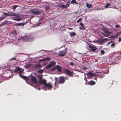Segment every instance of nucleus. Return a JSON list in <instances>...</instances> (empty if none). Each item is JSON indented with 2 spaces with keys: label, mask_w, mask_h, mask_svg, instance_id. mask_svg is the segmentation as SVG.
I'll list each match as a JSON object with an SVG mask.
<instances>
[{
  "label": "nucleus",
  "mask_w": 121,
  "mask_h": 121,
  "mask_svg": "<svg viewBox=\"0 0 121 121\" xmlns=\"http://www.w3.org/2000/svg\"><path fill=\"white\" fill-rule=\"evenodd\" d=\"M20 76L26 80L29 81V79L28 77H26L24 76L20 75Z\"/></svg>",
  "instance_id": "nucleus-16"
},
{
  "label": "nucleus",
  "mask_w": 121,
  "mask_h": 121,
  "mask_svg": "<svg viewBox=\"0 0 121 121\" xmlns=\"http://www.w3.org/2000/svg\"><path fill=\"white\" fill-rule=\"evenodd\" d=\"M66 53V52L65 50L61 51L60 52L59 54V56H64Z\"/></svg>",
  "instance_id": "nucleus-11"
},
{
  "label": "nucleus",
  "mask_w": 121,
  "mask_h": 121,
  "mask_svg": "<svg viewBox=\"0 0 121 121\" xmlns=\"http://www.w3.org/2000/svg\"><path fill=\"white\" fill-rule=\"evenodd\" d=\"M88 84L91 85H93L95 84V83L93 80H91L90 82H89Z\"/></svg>",
  "instance_id": "nucleus-18"
},
{
  "label": "nucleus",
  "mask_w": 121,
  "mask_h": 121,
  "mask_svg": "<svg viewBox=\"0 0 121 121\" xmlns=\"http://www.w3.org/2000/svg\"><path fill=\"white\" fill-rule=\"evenodd\" d=\"M56 69L55 67H54L53 68L51 69V70L52 71H53L54 70Z\"/></svg>",
  "instance_id": "nucleus-40"
},
{
  "label": "nucleus",
  "mask_w": 121,
  "mask_h": 121,
  "mask_svg": "<svg viewBox=\"0 0 121 121\" xmlns=\"http://www.w3.org/2000/svg\"><path fill=\"white\" fill-rule=\"evenodd\" d=\"M92 5L90 4H89L88 3H86V6L88 8H91V7Z\"/></svg>",
  "instance_id": "nucleus-24"
},
{
  "label": "nucleus",
  "mask_w": 121,
  "mask_h": 121,
  "mask_svg": "<svg viewBox=\"0 0 121 121\" xmlns=\"http://www.w3.org/2000/svg\"><path fill=\"white\" fill-rule=\"evenodd\" d=\"M68 6H69V4H67V6L65 5L62 4V5H61L60 6L62 8L64 9V8H67Z\"/></svg>",
  "instance_id": "nucleus-22"
},
{
  "label": "nucleus",
  "mask_w": 121,
  "mask_h": 121,
  "mask_svg": "<svg viewBox=\"0 0 121 121\" xmlns=\"http://www.w3.org/2000/svg\"><path fill=\"white\" fill-rule=\"evenodd\" d=\"M5 18V17H0V21L1 20H3Z\"/></svg>",
  "instance_id": "nucleus-34"
},
{
  "label": "nucleus",
  "mask_w": 121,
  "mask_h": 121,
  "mask_svg": "<svg viewBox=\"0 0 121 121\" xmlns=\"http://www.w3.org/2000/svg\"><path fill=\"white\" fill-rule=\"evenodd\" d=\"M45 86L50 88H52V85L50 83H46L44 85Z\"/></svg>",
  "instance_id": "nucleus-17"
},
{
  "label": "nucleus",
  "mask_w": 121,
  "mask_h": 121,
  "mask_svg": "<svg viewBox=\"0 0 121 121\" xmlns=\"http://www.w3.org/2000/svg\"><path fill=\"white\" fill-rule=\"evenodd\" d=\"M119 41L120 42L121 41V37L119 38Z\"/></svg>",
  "instance_id": "nucleus-49"
},
{
  "label": "nucleus",
  "mask_w": 121,
  "mask_h": 121,
  "mask_svg": "<svg viewBox=\"0 0 121 121\" xmlns=\"http://www.w3.org/2000/svg\"><path fill=\"white\" fill-rule=\"evenodd\" d=\"M110 6V4L108 3H107L106 5L105 6V8H109V7Z\"/></svg>",
  "instance_id": "nucleus-27"
},
{
  "label": "nucleus",
  "mask_w": 121,
  "mask_h": 121,
  "mask_svg": "<svg viewBox=\"0 0 121 121\" xmlns=\"http://www.w3.org/2000/svg\"><path fill=\"white\" fill-rule=\"evenodd\" d=\"M43 70L42 69H40L39 70L38 72L40 73H43Z\"/></svg>",
  "instance_id": "nucleus-32"
},
{
  "label": "nucleus",
  "mask_w": 121,
  "mask_h": 121,
  "mask_svg": "<svg viewBox=\"0 0 121 121\" xmlns=\"http://www.w3.org/2000/svg\"><path fill=\"white\" fill-rule=\"evenodd\" d=\"M115 27L116 28H117L120 27V26L119 25H116L115 26Z\"/></svg>",
  "instance_id": "nucleus-42"
},
{
  "label": "nucleus",
  "mask_w": 121,
  "mask_h": 121,
  "mask_svg": "<svg viewBox=\"0 0 121 121\" xmlns=\"http://www.w3.org/2000/svg\"><path fill=\"white\" fill-rule=\"evenodd\" d=\"M15 24L16 25L18 26H23L24 25V23H15Z\"/></svg>",
  "instance_id": "nucleus-26"
},
{
  "label": "nucleus",
  "mask_w": 121,
  "mask_h": 121,
  "mask_svg": "<svg viewBox=\"0 0 121 121\" xmlns=\"http://www.w3.org/2000/svg\"><path fill=\"white\" fill-rule=\"evenodd\" d=\"M115 43H113L111 44V46L112 47L114 46L115 45Z\"/></svg>",
  "instance_id": "nucleus-43"
},
{
  "label": "nucleus",
  "mask_w": 121,
  "mask_h": 121,
  "mask_svg": "<svg viewBox=\"0 0 121 121\" xmlns=\"http://www.w3.org/2000/svg\"><path fill=\"white\" fill-rule=\"evenodd\" d=\"M76 0H72L71 1V4H75V3L76 2Z\"/></svg>",
  "instance_id": "nucleus-31"
},
{
  "label": "nucleus",
  "mask_w": 121,
  "mask_h": 121,
  "mask_svg": "<svg viewBox=\"0 0 121 121\" xmlns=\"http://www.w3.org/2000/svg\"><path fill=\"white\" fill-rule=\"evenodd\" d=\"M30 11L34 14L40 15L41 13V11L37 9H34L30 10Z\"/></svg>",
  "instance_id": "nucleus-2"
},
{
  "label": "nucleus",
  "mask_w": 121,
  "mask_h": 121,
  "mask_svg": "<svg viewBox=\"0 0 121 121\" xmlns=\"http://www.w3.org/2000/svg\"><path fill=\"white\" fill-rule=\"evenodd\" d=\"M30 65L29 64H28L26 66H25V67H26V68H27L28 67H30Z\"/></svg>",
  "instance_id": "nucleus-37"
},
{
  "label": "nucleus",
  "mask_w": 121,
  "mask_h": 121,
  "mask_svg": "<svg viewBox=\"0 0 121 121\" xmlns=\"http://www.w3.org/2000/svg\"><path fill=\"white\" fill-rule=\"evenodd\" d=\"M59 80L57 83L58 84H63L65 82V78L63 76H61L59 77Z\"/></svg>",
  "instance_id": "nucleus-3"
},
{
  "label": "nucleus",
  "mask_w": 121,
  "mask_h": 121,
  "mask_svg": "<svg viewBox=\"0 0 121 121\" xmlns=\"http://www.w3.org/2000/svg\"><path fill=\"white\" fill-rule=\"evenodd\" d=\"M75 4H78V2H76H76L75 3Z\"/></svg>",
  "instance_id": "nucleus-54"
},
{
  "label": "nucleus",
  "mask_w": 121,
  "mask_h": 121,
  "mask_svg": "<svg viewBox=\"0 0 121 121\" xmlns=\"http://www.w3.org/2000/svg\"><path fill=\"white\" fill-rule=\"evenodd\" d=\"M12 34H13L15 36H16L17 35V32L16 30H14L12 32Z\"/></svg>",
  "instance_id": "nucleus-25"
},
{
  "label": "nucleus",
  "mask_w": 121,
  "mask_h": 121,
  "mask_svg": "<svg viewBox=\"0 0 121 121\" xmlns=\"http://www.w3.org/2000/svg\"><path fill=\"white\" fill-rule=\"evenodd\" d=\"M115 37V36H111V37H110L109 38H114Z\"/></svg>",
  "instance_id": "nucleus-50"
},
{
  "label": "nucleus",
  "mask_w": 121,
  "mask_h": 121,
  "mask_svg": "<svg viewBox=\"0 0 121 121\" xmlns=\"http://www.w3.org/2000/svg\"><path fill=\"white\" fill-rule=\"evenodd\" d=\"M8 22L7 21H5V24H5V25H7L8 24H11L12 23H11V22L9 23H7V22Z\"/></svg>",
  "instance_id": "nucleus-39"
},
{
  "label": "nucleus",
  "mask_w": 121,
  "mask_h": 121,
  "mask_svg": "<svg viewBox=\"0 0 121 121\" xmlns=\"http://www.w3.org/2000/svg\"><path fill=\"white\" fill-rule=\"evenodd\" d=\"M38 78L39 79V82L40 83H42L45 85L46 83V81L44 79H43V77L41 75L38 76Z\"/></svg>",
  "instance_id": "nucleus-1"
},
{
  "label": "nucleus",
  "mask_w": 121,
  "mask_h": 121,
  "mask_svg": "<svg viewBox=\"0 0 121 121\" xmlns=\"http://www.w3.org/2000/svg\"><path fill=\"white\" fill-rule=\"evenodd\" d=\"M5 24H5V22H3V23H2L0 24V26H3L4 25H5Z\"/></svg>",
  "instance_id": "nucleus-33"
},
{
  "label": "nucleus",
  "mask_w": 121,
  "mask_h": 121,
  "mask_svg": "<svg viewBox=\"0 0 121 121\" xmlns=\"http://www.w3.org/2000/svg\"><path fill=\"white\" fill-rule=\"evenodd\" d=\"M42 67V65H41L40 63H39L38 64H36L35 67V69H36L38 68L39 67V68H41Z\"/></svg>",
  "instance_id": "nucleus-20"
},
{
  "label": "nucleus",
  "mask_w": 121,
  "mask_h": 121,
  "mask_svg": "<svg viewBox=\"0 0 121 121\" xmlns=\"http://www.w3.org/2000/svg\"><path fill=\"white\" fill-rule=\"evenodd\" d=\"M113 41H111V42H108L107 43V45H108L110 44L111 43H112V42H113Z\"/></svg>",
  "instance_id": "nucleus-45"
},
{
  "label": "nucleus",
  "mask_w": 121,
  "mask_h": 121,
  "mask_svg": "<svg viewBox=\"0 0 121 121\" xmlns=\"http://www.w3.org/2000/svg\"><path fill=\"white\" fill-rule=\"evenodd\" d=\"M107 39L105 38L103 39L102 40H98L97 42L101 44L104 43V41Z\"/></svg>",
  "instance_id": "nucleus-15"
},
{
  "label": "nucleus",
  "mask_w": 121,
  "mask_h": 121,
  "mask_svg": "<svg viewBox=\"0 0 121 121\" xmlns=\"http://www.w3.org/2000/svg\"><path fill=\"white\" fill-rule=\"evenodd\" d=\"M48 60V61H50V58L49 57H47L45 58H43L42 59L39 60V61H46V60Z\"/></svg>",
  "instance_id": "nucleus-14"
},
{
  "label": "nucleus",
  "mask_w": 121,
  "mask_h": 121,
  "mask_svg": "<svg viewBox=\"0 0 121 121\" xmlns=\"http://www.w3.org/2000/svg\"><path fill=\"white\" fill-rule=\"evenodd\" d=\"M22 40L24 42H28L30 41L31 39V38L30 36L27 35L25 36L22 37Z\"/></svg>",
  "instance_id": "nucleus-6"
},
{
  "label": "nucleus",
  "mask_w": 121,
  "mask_h": 121,
  "mask_svg": "<svg viewBox=\"0 0 121 121\" xmlns=\"http://www.w3.org/2000/svg\"><path fill=\"white\" fill-rule=\"evenodd\" d=\"M71 37L74 36L76 35V34L74 32L69 33Z\"/></svg>",
  "instance_id": "nucleus-23"
},
{
  "label": "nucleus",
  "mask_w": 121,
  "mask_h": 121,
  "mask_svg": "<svg viewBox=\"0 0 121 121\" xmlns=\"http://www.w3.org/2000/svg\"><path fill=\"white\" fill-rule=\"evenodd\" d=\"M87 74L91 78L93 77L96 76V75L91 72H89Z\"/></svg>",
  "instance_id": "nucleus-12"
},
{
  "label": "nucleus",
  "mask_w": 121,
  "mask_h": 121,
  "mask_svg": "<svg viewBox=\"0 0 121 121\" xmlns=\"http://www.w3.org/2000/svg\"><path fill=\"white\" fill-rule=\"evenodd\" d=\"M79 24L81 26H83V23H82L81 22Z\"/></svg>",
  "instance_id": "nucleus-47"
},
{
  "label": "nucleus",
  "mask_w": 121,
  "mask_h": 121,
  "mask_svg": "<svg viewBox=\"0 0 121 121\" xmlns=\"http://www.w3.org/2000/svg\"><path fill=\"white\" fill-rule=\"evenodd\" d=\"M56 64V62L54 61H50L49 64L47 66V67L50 68Z\"/></svg>",
  "instance_id": "nucleus-9"
},
{
  "label": "nucleus",
  "mask_w": 121,
  "mask_h": 121,
  "mask_svg": "<svg viewBox=\"0 0 121 121\" xmlns=\"http://www.w3.org/2000/svg\"><path fill=\"white\" fill-rule=\"evenodd\" d=\"M22 72H23V71H20L19 72V76L20 75V73H22Z\"/></svg>",
  "instance_id": "nucleus-48"
},
{
  "label": "nucleus",
  "mask_w": 121,
  "mask_h": 121,
  "mask_svg": "<svg viewBox=\"0 0 121 121\" xmlns=\"http://www.w3.org/2000/svg\"><path fill=\"white\" fill-rule=\"evenodd\" d=\"M14 16L13 17V19L16 21H19L21 20V18H18L20 16V15L18 14H15Z\"/></svg>",
  "instance_id": "nucleus-7"
},
{
  "label": "nucleus",
  "mask_w": 121,
  "mask_h": 121,
  "mask_svg": "<svg viewBox=\"0 0 121 121\" xmlns=\"http://www.w3.org/2000/svg\"><path fill=\"white\" fill-rule=\"evenodd\" d=\"M16 58H15V57H13L11 59L12 60H16Z\"/></svg>",
  "instance_id": "nucleus-46"
},
{
  "label": "nucleus",
  "mask_w": 121,
  "mask_h": 121,
  "mask_svg": "<svg viewBox=\"0 0 121 121\" xmlns=\"http://www.w3.org/2000/svg\"><path fill=\"white\" fill-rule=\"evenodd\" d=\"M104 50H101V52L102 55H103L104 54Z\"/></svg>",
  "instance_id": "nucleus-35"
},
{
  "label": "nucleus",
  "mask_w": 121,
  "mask_h": 121,
  "mask_svg": "<svg viewBox=\"0 0 121 121\" xmlns=\"http://www.w3.org/2000/svg\"><path fill=\"white\" fill-rule=\"evenodd\" d=\"M38 90H40V89L39 87L38 88Z\"/></svg>",
  "instance_id": "nucleus-52"
},
{
  "label": "nucleus",
  "mask_w": 121,
  "mask_h": 121,
  "mask_svg": "<svg viewBox=\"0 0 121 121\" xmlns=\"http://www.w3.org/2000/svg\"><path fill=\"white\" fill-rule=\"evenodd\" d=\"M84 79L85 81H86V83L87 81V79H86V77L85 76V78H84Z\"/></svg>",
  "instance_id": "nucleus-44"
},
{
  "label": "nucleus",
  "mask_w": 121,
  "mask_h": 121,
  "mask_svg": "<svg viewBox=\"0 0 121 121\" xmlns=\"http://www.w3.org/2000/svg\"><path fill=\"white\" fill-rule=\"evenodd\" d=\"M50 7L49 6H47L46 7L45 9L47 10H48L50 9Z\"/></svg>",
  "instance_id": "nucleus-30"
},
{
  "label": "nucleus",
  "mask_w": 121,
  "mask_h": 121,
  "mask_svg": "<svg viewBox=\"0 0 121 121\" xmlns=\"http://www.w3.org/2000/svg\"><path fill=\"white\" fill-rule=\"evenodd\" d=\"M89 47L90 48V50L93 52H95L97 49V48L95 46H92L91 45H89Z\"/></svg>",
  "instance_id": "nucleus-8"
},
{
  "label": "nucleus",
  "mask_w": 121,
  "mask_h": 121,
  "mask_svg": "<svg viewBox=\"0 0 121 121\" xmlns=\"http://www.w3.org/2000/svg\"><path fill=\"white\" fill-rule=\"evenodd\" d=\"M82 18H80L77 21V23H78L80 22L82 20Z\"/></svg>",
  "instance_id": "nucleus-36"
},
{
  "label": "nucleus",
  "mask_w": 121,
  "mask_h": 121,
  "mask_svg": "<svg viewBox=\"0 0 121 121\" xmlns=\"http://www.w3.org/2000/svg\"><path fill=\"white\" fill-rule=\"evenodd\" d=\"M64 71L67 75L71 77H73V72L71 71L66 69H64Z\"/></svg>",
  "instance_id": "nucleus-5"
},
{
  "label": "nucleus",
  "mask_w": 121,
  "mask_h": 121,
  "mask_svg": "<svg viewBox=\"0 0 121 121\" xmlns=\"http://www.w3.org/2000/svg\"><path fill=\"white\" fill-rule=\"evenodd\" d=\"M56 79H57V78H56ZM56 82H57V80H56V81L55 82H54V85L55 86H56Z\"/></svg>",
  "instance_id": "nucleus-41"
},
{
  "label": "nucleus",
  "mask_w": 121,
  "mask_h": 121,
  "mask_svg": "<svg viewBox=\"0 0 121 121\" xmlns=\"http://www.w3.org/2000/svg\"><path fill=\"white\" fill-rule=\"evenodd\" d=\"M68 29L69 30H72L73 29V28H68Z\"/></svg>",
  "instance_id": "nucleus-51"
},
{
  "label": "nucleus",
  "mask_w": 121,
  "mask_h": 121,
  "mask_svg": "<svg viewBox=\"0 0 121 121\" xmlns=\"http://www.w3.org/2000/svg\"><path fill=\"white\" fill-rule=\"evenodd\" d=\"M56 67L57 70L59 72H60L61 71V68L60 66L57 65H56Z\"/></svg>",
  "instance_id": "nucleus-21"
},
{
  "label": "nucleus",
  "mask_w": 121,
  "mask_h": 121,
  "mask_svg": "<svg viewBox=\"0 0 121 121\" xmlns=\"http://www.w3.org/2000/svg\"><path fill=\"white\" fill-rule=\"evenodd\" d=\"M80 29L82 30H85V28L84 26H81L79 27Z\"/></svg>",
  "instance_id": "nucleus-29"
},
{
  "label": "nucleus",
  "mask_w": 121,
  "mask_h": 121,
  "mask_svg": "<svg viewBox=\"0 0 121 121\" xmlns=\"http://www.w3.org/2000/svg\"><path fill=\"white\" fill-rule=\"evenodd\" d=\"M70 65L73 66L74 65V64L73 62H71L70 63Z\"/></svg>",
  "instance_id": "nucleus-38"
},
{
  "label": "nucleus",
  "mask_w": 121,
  "mask_h": 121,
  "mask_svg": "<svg viewBox=\"0 0 121 121\" xmlns=\"http://www.w3.org/2000/svg\"><path fill=\"white\" fill-rule=\"evenodd\" d=\"M104 32H101V34L105 37L108 36L111 33V32L106 29H104L103 30Z\"/></svg>",
  "instance_id": "nucleus-4"
},
{
  "label": "nucleus",
  "mask_w": 121,
  "mask_h": 121,
  "mask_svg": "<svg viewBox=\"0 0 121 121\" xmlns=\"http://www.w3.org/2000/svg\"><path fill=\"white\" fill-rule=\"evenodd\" d=\"M21 68L17 67H15V72H17L18 71H21Z\"/></svg>",
  "instance_id": "nucleus-19"
},
{
  "label": "nucleus",
  "mask_w": 121,
  "mask_h": 121,
  "mask_svg": "<svg viewBox=\"0 0 121 121\" xmlns=\"http://www.w3.org/2000/svg\"><path fill=\"white\" fill-rule=\"evenodd\" d=\"M120 54L121 55V52L120 53Z\"/></svg>",
  "instance_id": "nucleus-55"
},
{
  "label": "nucleus",
  "mask_w": 121,
  "mask_h": 121,
  "mask_svg": "<svg viewBox=\"0 0 121 121\" xmlns=\"http://www.w3.org/2000/svg\"><path fill=\"white\" fill-rule=\"evenodd\" d=\"M31 82L34 83H36L37 82V80L36 78L33 76H32L31 78Z\"/></svg>",
  "instance_id": "nucleus-10"
},
{
  "label": "nucleus",
  "mask_w": 121,
  "mask_h": 121,
  "mask_svg": "<svg viewBox=\"0 0 121 121\" xmlns=\"http://www.w3.org/2000/svg\"><path fill=\"white\" fill-rule=\"evenodd\" d=\"M18 7V5H15L13 7H12V9H13L14 10H15L16 8Z\"/></svg>",
  "instance_id": "nucleus-28"
},
{
  "label": "nucleus",
  "mask_w": 121,
  "mask_h": 121,
  "mask_svg": "<svg viewBox=\"0 0 121 121\" xmlns=\"http://www.w3.org/2000/svg\"><path fill=\"white\" fill-rule=\"evenodd\" d=\"M94 79L96 80L97 78L96 77Z\"/></svg>",
  "instance_id": "nucleus-53"
},
{
  "label": "nucleus",
  "mask_w": 121,
  "mask_h": 121,
  "mask_svg": "<svg viewBox=\"0 0 121 121\" xmlns=\"http://www.w3.org/2000/svg\"><path fill=\"white\" fill-rule=\"evenodd\" d=\"M3 14H4V15L5 16L4 17H5V18L7 16H14L15 15L14 14H11L10 13H3Z\"/></svg>",
  "instance_id": "nucleus-13"
}]
</instances>
